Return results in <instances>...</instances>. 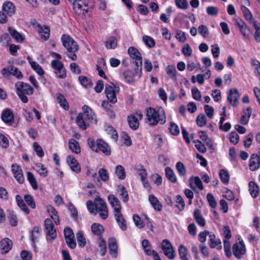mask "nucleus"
Returning <instances> with one entry per match:
<instances>
[{
	"label": "nucleus",
	"mask_w": 260,
	"mask_h": 260,
	"mask_svg": "<svg viewBox=\"0 0 260 260\" xmlns=\"http://www.w3.org/2000/svg\"><path fill=\"white\" fill-rule=\"evenodd\" d=\"M61 40L64 47L67 49V56L73 60L77 59L76 53L79 50V46L74 39L68 35H62Z\"/></svg>",
	"instance_id": "nucleus-1"
},
{
	"label": "nucleus",
	"mask_w": 260,
	"mask_h": 260,
	"mask_svg": "<svg viewBox=\"0 0 260 260\" xmlns=\"http://www.w3.org/2000/svg\"><path fill=\"white\" fill-rule=\"evenodd\" d=\"M147 117L150 125H155L158 122L164 124L166 121L165 112L162 109L156 111L154 108H149L147 110Z\"/></svg>",
	"instance_id": "nucleus-2"
},
{
	"label": "nucleus",
	"mask_w": 260,
	"mask_h": 260,
	"mask_svg": "<svg viewBox=\"0 0 260 260\" xmlns=\"http://www.w3.org/2000/svg\"><path fill=\"white\" fill-rule=\"evenodd\" d=\"M16 93L24 103L28 102V98L26 95H31L33 93L34 89L28 84L23 82H17L15 83Z\"/></svg>",
	"instance_id": "nucleus-3"
},
{
	"label": "nucleus",
	"mask_w": 260,
	"mask_h": 260,
	"mask_svg": "<svg viewBox=\"0 0 260 260\" xmlns=\"http://www.w3.org/2000/svg\"><path fill=\"white\" fill-rule=\"evenodd\" d=\"M88 144L90 149L95 152L102 151L106 155L111 154V150L107 143L102 139H98L94 142L91 139H88Z\"/></svg>",
	"instance_id": "nucleus-4"
},
{
	"label": "nucleus",
	"mask_w": 260,
	"mask_h": 260,
	"mask_svg": "<svg viewBox=\"0 0 260 260\" xmlns=\"http://www.w3.org/2000/svg\"><path fill=\"white\" fill-rule=\"evenodd\" d=\"M128 53L131 57L133 59L134 63H135L136 75H138L139 77L142 74V58L140 52L135 47H130L128 49Z\"/></svg>",
	"instance_id": "nucleus-5"
},
{
	"label": "nucleus",
	"mask_w": 260,
	"mask_h": 260,
	"mask_svg": "<svg viewBox=\"0 0 260 260\" xmlns=\"http://www.w3.org/2000/svg\"><path fill=\"white\" fill-rule=\"evenodd\" d=\"M90 0H75L73 2V10L75 13L83 18L89 9Z\"/></svg>",
	"instance_id": "nucleus-6"
},
{
	"label": "nucleus",
	"mask_w": 260,
	"mask_h": 260,
	"mask_svg": "<svg viewBox=\"0 0 260 260\" xmlns=\"http://www.w3.org/2000/svg\"><path fill=\"white\" fill-rule=\"evenodd\" d=\"M51 66L57 78L63 79L66 77V70L62 62L58 59H54L51 61Z\"/></svg>",
	"instance_id": "nucleus-7"
},
{
	"label": "nucleus",
	"mask_w": 260,
	"mask_h": 260,
	"mask_svg": "<svg viewBox=\"0 0 260 260\" xmlns=\"http://www.w3.org/2000/svg\"><path fill=\"white\" fill-rule=\"evenodd\" d=\"M119 91V87L118 86L112 84L106 85L105 87V93L108 100L112 104L117 102L116 93Z\"/></svg>",
	"instance_id": "nucleus-8"
},
{
	"label": "nucleus",
	"mask_w": 260,
	"mask_h": 260,
	"mask_svg": "<svg viewBox=\"0 0 260 260\" xmlns=\"http://www.w3.org/2000/svg\"><path fill=\"white\" fill-rule=\"evenodd\" d=\"M161 248L164 254L169 259H173L175 257V251L172 244L169 240L164 239L161 242Z\"/></svg>",
	"instance_id": "nucleus-9"
},
{
	"label": "nucleus",
	"mask_w": 260,
	"mask_h": 260,
	"mask_svg": "<svg viewBox=\"0 0 260 260\" xmlns=\"http://www.w3.org/2000/svg\"><path fill=\"white\" fill-rule=\"evenodd\" d=\"M97 213H99L103 219H106L108 217V209L106 202L101 198L96 199Z\"/></svg>",
	"instance_id": "nucleus-10"
},
{
	"label": "nucleus",
	"mask_w": 260,
	"mask_h": 260,
	"mask_svg": "<svg viewBox=\"0 0 260 260\" xmlns=\"http://www.w3.org/2000/svg\"><path fill=\"white\" fill-rule=\"evenodd\" d=\"M232 249L233 254L238 259H241L246 252V248L243 240L234 244Z\"/></svg>",
	"instance_id": "nucleus-11"
},
{
	"label": "nucleus",
	"mask_w": 260,
	"mask_h": 260,
	"mask_svg": "<svg viewBox=\"0 0 260 260\" xmlns=\"http://www.w3.org/2000/svg\"><path fill=\"white\" fill-rule=\"evenodd\" d=\"M11 171L14 178L20 184L24 182V177L21 167L17 164H13L11 166Z\"/></svg>",
	"instance_id": "nucleus-12"
},
{
	"label": "nucleus",
	"mask_w": 260,
	"mask_h": 260,
	"mask_svg": "<svg viewBox=\"0 0 260 260\" xmlns=\"http://www.w3.org/2000/svg\"><path fill=\"white\" fill-rule=\"evenodd\" d=\"M44 225L46 234L50 237V240H54L56 238V230L51 219L49 218L45 219Z\"/></svg>",
	"instance_id": "nucleus-13"
},
{
	"label": "nucleus",
	"mask_w": 260,
	"mask_h": 260,
	"mask_svg": "<svg viewBox=\"0 0 260 260\" xmlns=\"http://www.w3.org/2000/svg\"><path fill=\"white\" fill-rule=\"evenodd\" d=\"M108 200L114 210V214L121 212V206L119 199L114 194H110Z\"/></svg>",
	"instance_id": "nucleus-14"
},
{
	"label": "nucleus",
	"mask_w": 260,
	"mask_h": 260,
	"mask_svg": "<svg viewBox=\"0 0 260 260\" xmlns=\"http://www.w3.org/2000/svg\"><path fill=\"white\" fill-rule=\"evenodd\" d=\"M1 118L3 122L9 125H11L14 121V114L9 109H6L3 111L1 114Z\"/></svg>",
	"instance_id": "nucleus-15"
},
{
	"label": "nucleus",
	"mask_w": 260,
	"mask_h": 260,
	"mask_svg": "<svg viewBox=\"0 0 260 260\" xmlns=\"http://www.w3.org/2000/svg\"><path fill=\"white\" fill-rule=\"evenodd\" d=\"M66 161L73 172L76 173H79L81 172L80 166L73 155H69L67 156Z\"/></svg>",
	"instance_id": "nucleus-16"
},
{
	"label": "nucleus",
	"mask_w": 260,
	"mask_h": 260,
	"mask_svg": "<svg viewBox=\"0 0 260 260\" xmlns=\"http://www.w3.org/2000/svg\"><path fill=\"white\" fill-rule=\"evenodd\" d=\"M88 119L85 114L80 113L76 118V122L79 128L83 130L86 129L89 126V124L87 122Z\"/></svg>",
	"instance_id": "nucleus-17"
},
{
	"label": "nucleus",
	"mask_w": 260,
	"mask_h": 260,
	"mask_svg": "<svg viewBox=\"0 0 260 260\" xmlns=\"http://www.w3.org/2000/svg\"><path fill=\"white\" fill-rule=\"evenodd\" d=\"M260 166V156L256 154H252L249 159V167L251 171H255Z\"/></svg>",
	"instance_id": "nucleus-18"
},
{
	"label": "nucleus",
	"mask_w": 260,
	"mask_h": 260,
	"mask_svg": "<svg viewBox=\"0 0 260 260\" xmlns=\"http://www.w3.org/2000/svg\"><path fill=\"white\" fill-rule=\"evenodd\" d=\"M240 98L237 89H231L228 95V100L232 106H236Z\"/></svg>",
	"instance_id": "nucleus-19"
},
{
	"label": "nucleus",
	"mask_w": 260,
	"mask_h": 260,
	"mask_svg": "<svg viewBox=\"0 0 260 260\" xmlns=\"http://www.w3.org/2000/svg\"><path fill=\"white\" fill-rule=\"evenodd\" d=\"M108 246L110 254L113 258H116L118 254V245L116 240L114 238L109 239Z\"/></svg>",
	"instance_id": "nucleus-20"
},
{
	"label": "nucleus",
	"mask_w": 260,
	"mask_h": 260,
	"mask_svg": "<svg viewBox=\"0 0 260 260\" xmlns=\"http://www.w3.org/2000/svg\"><path fill=\"white\" fill-rule=\"evenodd\" d=\"M2 10L8 16L11 17L15 13V6L12 2H6L3 5Z\"/></svg>",
	"instance_id": "nucleus-21"
},
{
	"label": "nucleus",
	"mask_w": 260,
	"mask_h": 260,
	"mask_svg": "<svg viewBox=\"0 0 260 260\" xmlns=\"http://www.w3.org/2000/svg\"><path fill=\"white\" fill-rule=\"evenodd\" d=\"M189 183L190 187L194 190L197 187L200 190L203 189L202 182L199 177H191L189 179Z\"/></svg>",
	"instance_id": "nucleus-22"
},
{
	"label": "nucleus",
	"mask_w": 260,
	"mask_h": 260,
	"mask_svg": "<svg viewBox=\"0 0 260 260\" xmlns=\"http://www.w3.org/2000/svg\"><path fill=\"white\" fill-rule=\"evenodd\" d=\"M2 253H8L12 248L13 243L9 238H5L0 242Z\"/></svg>",
	"instance_id": "nucleus-23"
},
{
	"label": "nucleus",
	"mask_w": 260,
	"mask_h": 260,
	"mask_svg": "<svg viewBox=\"0 0 260 260\" xmlns=\"http://www.w3.org/2000/svg\"><path fill=\"white\" fill-rule=\"evenodd\" d=\"M209 245L211 248H216L218 250L222 248L221 242L219 239H216L213 234L209 235Z\"/></svg>",
	"instance_id": "nucleus-24"
},
{
	"label": "nucleus",
	"mask_w": 260,
	"mask_h": 260,
	"mask_svg": "<svg viewBox=\"0 0 260 260\" xmlns=\"http://www.w3.org/2000/svg\"><path fill=\"white\" fill-rule=\"evenodd\" d=\"M116 190L121 199L123 202H127L129 200V197L126 188L122 185L117 186Z\"/></svg>",
	"instance_id": "nucleus-25"
},
{
	"label": "nucleus",
	"mask_w": 260,
	"mask_h": 260,
	"mask_svg": "<svg viewBox=\"0 0 260 260\" xmlns=\"http://www.w3.org/2000/svg\"><path fill=\"white\" fill-rule=\"evenodd\" d=\"M55 97L57 103L59 104L60 106L62 108L65 110H68L69 109V105L64 96L62 94L60 93H57Z\"/></svg>",
	"instance_id": "nucleus-26"
},
{
	"label": "nucleus",
	"mask_w": 260,
	"mask_h": 260,
	"mask_svg": "<svg viewBox=\"0 0 260 260\" xmlns=\"http://www.w3.org/2000/svg\"><path fill=\"white\" fill-rule=\"evenodd\" d=\"M114 214V216L115 218V219L119 226L120 228L122 231H125L127 229V225L126 223V221L124 219L122 213L121 211L116 213Z\"/></svg>",
	"instance_id": "nucleus-27"
},
{
	"label": "nucleus",
	"mask_w": 260,
	"mask_h": 260,
	"mask_svg": "<svg viewBox=\"0 0 260 260\" xmlns=\"http://www.w3.org/2000/svg\"><path fill=\"white\" fill-rule=\"evenodd\" d=\"M193 217L197 224L201 226L205 225V220L201 214V211L198 209H196L193 212Z\"/></svg>",
	"instance_id": "nucleus-28"
},
{
	"label": "nucleus",
	"mask_w": 260,
	"mask_h": 260,
	"mask_svg": "<svg viewBox=\"0 0 260 260\" xmlns=\"http://www.w3.org/2000/svg\"><path fill=\"white\" fill-rule=\"evenodd\" d=\"M8 30L11 36L18 42L22 43L25 39V37L11 27H8Z\"/></svg>",
	"instance_id": "nucleus-29"
},
{
	"label": "nucleus",
	"mask_w": 260,
	"mask_h": 260,
	"mask_svg": "<svg viewBox=\"0 0 260 260\" xmlns=\"http://www.w3.org/2000/svg\"><path fill=\"white\" fill-rule=\"evenodd\" d=\"M127 121L130 127L133 130H136L139 126L138 118L134 115H128Z\"/></svg>",
	"instance_id": "nucleus-30"
},
{
	"label": "nucleus",
	"mask_w": 260,
	"mask_h": 260,
	"mask_svg": "<svg viewBox=\"0 0 260 260\" xmlns=\"http://www.w3.org/2000/svg\"><path fill=\"white\" fill-rule=\"evenodd\" d=\"M69 147L71 151L76 154H79L81 152V149L79 143L74 139L69 140Z\"/></svg>",
	"instance_id": "nucleus-31"
},
{
	"label": "nucleus",
	"mask_w": 260,
	"mask_h": 260,
	"mask_svg": "<svg viewBox=\"0 0 260 260\" xmlns=\"http://www.w3.org/2000/svg\"><path fill=\"white\" fill-rule=\"evenodd\" d=\"M41 229L38 226H35L31 233V240L33 243V246L36 248L35 243L39 241L41 235Z\"/></svg>",
	"instance_id": "nucleus-32"
},
{
	"label": "nucleus",
	"mask_w": 260,
	"mask_h": 260,
	"mask_svg": "<svg viewBox=\"0 0 260 260\" xmlns=\"http://www.w3.org/2000/svg\"><path fill=\"white\" fill-rule=\"evenodd\" d=\"M39 26V32L40 34L41 37L44 41L47 40L50 37V28L49 27L45 26L44 27L41 26L40 24H38Z\"/></svg>",
	"instance_id": "nucleus-33"
},
{
	"label": "nucleus",
	"mask_w": 260,
	"mask_h": 260,
	"mask_svg": "<svg viewBox=\"0 0 260 260\" xmlns=\"http://www.w3.org/2000/svg\"><path fill=\"white\" fill-rule=\"evenodd\" d=\"M149 201L155 210L159 211L161 210V204L153 194H150L149 196Z\"/></svg>",
	"instance_id": "nucleus-34"
},
{
	"label": "nucleus",
	"mask_w": 260,
	"mask_h": 260,
	"mask_svg": "<svg viewBox=\"0 0 260 260\" xmlns=\"http://www.w3.org/2000/svg\"><path fill=\"white\" fill-rule=\"evenodd\" d=\"M165 174L167 178L172 183H176L177 181V177L173 170L169 167L165 168Z\"/></svg>",
	"instance_id": "nucleus-35"
},
{
	"label": "nucleus",
	"mask_w": 260,
	"mask_h": 260,
	"mask_svg": "<svg viewBox=\"0 0 260 260\" xmlns=\"http://www.w3.org/2000/svg\"><path fill=\"white\" fill-rule=\"evenodd\" d=\"M249 190L251 196L255 198L258 194L259 187L258 185L254 181H250L249 183Z\"/></svg>",
	"instance_id": "nucleus-36"
},
{
	"label": "nucleus",
	"mask_w": 260,
	"mask_h": 260,
	"mask_svg": "<svg viewBox=\"0 0 260 260\" xmlns=\"http://www.w3.org/2000/svg\"><path fill=\"white\" fill-rule=\"evenodd\" d=\"M91 231L95 235L101 237V235L104 232V229L103 225L99 223H94L91 227Z\"/></svg>",
	"instance_id": "nucleus-37"
},
{
	"label": "nucleus",
	"mask_w": 260,
	"mask_h": 260,
	"mask_svg": "<svg viewBox=\"0 0 260 260\" xmlns=\"http://www.w3.org/2000/svg\"><path fill=\"white\" fill-rule=\"evenodd\" d=\"M123 76L124 79V80L127 83H132L134 81V77L135 76H137L139 78V76L138 75H136V72L134 73L131 70H126L123 73Z\"/></svg>",
	"instance_id": "nucleus-38"
},
{
	"label": "nucleus",
	"mask_w": 260,
	"mask_h": 260,
	"mask_svg": "<svg viewBox=\"0 0 260 260\" xmlns=\"http://www.w3.org/2000/svg\"><path fill=\"white\" fill-rule=\"evenodd\" d=\"M16 200L17 203V205L21 208V209L26 214H28L29 213V210L21 198V196L19 195H16Z\"/></svg>",
	"instance_id": "nucleus-39"
},
{
	"label": "nucleus",
	"mask_w": 260,
	"mask_h": 260,
	"mask_svg": "<svg viewBox=\"0 0 260 260\" xmlns=\"http://www.w3.org/2000/svg\"><path fill=\"white\" fill-rule=\"evenodd\" d=\"M105 46L108 49H114L117 45V40L115 37H109L105 42Z\"/></svg>",
	"instance_id": "nucleus-40"
},
{
	"label": "nucleus",
	"mask_w": 260,
	"mask_h": 260,
	"mask_svg": "<svg viewBox=\"0 0 260 260\" xmlns=\"http://www.w3.org/2000/svg\"><path fill=\"white\" fill-rule=\"evenodd\" d=\"M115 174L120 180H124L125 178V169L121 165H118L116 167Z\"/></svg>",
	"instance_id": "nucleus-41"
},
{
	"label": "nucleus",
	"mask_w": 260,
	"mask_h": 260,
	"mask_svg": "<svg viewBox=\"0 0 260 260\" xmlns=\"http://www.w3.org/2000/svg\"><path fill=\"white\" fill-rule=\"evenodd\" d=\"M166 71L168 76L173 80L176 79L177 70L175 66H168L166 68Z\"/></svg>",
	"instance_id": "nucleus-42"
},
{
	"label": "nucleus",
	"mask_w": 260,
	"mask_h": 260,
	"mask_svg": "<svg viewBox=\"0 0 260 260\" xmlns=\"http://www.w3.org/2000/svg\"><path fill=\"white\" fill-rule=\"evenodd\" d=\"M27 179L34 189L36 190L38 188V183L32 173L30 172L27 173Z\"/></svg>",
	"instance_id": "nucleus-43"
},
{
	"label": "nucleus",
	"mask_w": 260,
	"mask_h": 260,
	"mask_svg": "<svg viewBox=\"0 0 260 260\" xmlns=\"http://www.w3.org/2000/svg\"><path fill=\"white\" fill-rule=\"evenodd\" d=\"M82 109L83 111V113H82L85 114L88 120H93L94 114L90 107L85 105L82 107Z\"/></svg>",
	"instance_id": "nucleus-44"
},
{
	"label": "nucleus",
	"mask_w": 260,
	"mask_h": 260,
	"mask_svg": "<svg viewBox=\"0 0 260 260\" xmlns=\"http://www.w3.org/2000/svg\"><path fill=\"white\" fill-rule=\"evenodd\" d=\"M176 170L180 177H184L186 173V170L184 164L180 162H177L175 166Z\"/></svg>",
	"instance_id": "nucleus-45"
},
{
	"label": "nucleus",
	"mask_w": 260,
	"mask_h": 260,
	"mask_svg": "<svg viewBox=\"0 0 260 260\" xmlns=\"http://www.w3.org/2000/svg\"><path fill=\"white\" fill-rule=\"evenodd\" d=\"M76 238L79 246L82 248L84 247L86 244V242L83 232L82 231L78 232L76 234Z\"/></svg>",
	"instance_id": "nucleus-46"
},
{
	"label": "nucleus",
	"mask_w": 260,
	"mask_h": 260,
	"mask_svg": "<svg viewBox=\"0 0 260 260\" xmlns=\"http://www.w3.org/2000/svg\"><path fill=\"white\" fill-rule=\"evenodd\" d=\"M219 176L221 182L223 184H228L229 183L230 176L226 170L224 169L220 170L219 171Z\"/></svg>",
	"instance_id": "nucleus-47"
},
{
	"label": "nucleus",
	"mask_w": 260,
	"mask_h": 260,
	"mask_svg": "<svg viewBox=\"0 0 260 260\" xmlns=\"http://www.w3.org/2000/svg\"><path fill=\"white\" fill-rule=\"evenodd\" d=\"M251 113H252L251 108H247V109L246 110V111L245 112V115H243L240 119V122L242 124L245 125L248 123V122L249 121V119L251 116Z\"/></svg>",
	"instance_id": "nucleus-48"
},
{
	"label": "nucleus",
	"mask_w": 260,
	"mask_h": 260,
	"mask_svg": "<svg viewBox=\"0 0 260 260\" xmlns=\"http://www.w3.org/2000/svg\"><path fill=\"white\" fill-rule=\"evenodd\" d=\"M178 252L180 258L182 260H188L187 257V249L183 245H180L178 247Z\"/></svg>",
	"instance_id": "nucleus-49"
},
{
	"label": "nucleus",
	"mask_w": 260,
	"mask_h": 260,
	"mask_svg": "<svg viewBox=\"0 0 260 260\" xmlns=\"http://www.w3.org/2000/svg\"><path fill=\"white\" fill-rule=\"evenodd\" d=\"M86 205L88 210L90 213L93 214L94 215L97 214V210H96V202L94 203L91 200H88L86 202Z\"/></svg>",
	"instance_id": "nucleus-50"
},
{
	"label": "nucleus",
	"mask_w": 260,
	"mask_h": 260,
	"mask_svg": "<svg viewBox=\"0 0 260 260\" xmlns=\"http://www.w3.org/2000/svg\"><path fill=\"white\" fill-rule=\"evenodd\" d=\"M99 176L100 179L104 182H107L109 179V173L104 168H101L98 172Z\"/></svg>",
	"instance_id": "nucleus-51"
},
{
	"label": "nucleus",
	"mask_w": 260,
	"mask_h": 260,
	"mask_svg": "<svg viewBox=\"0 0 260 260\" xmlns=\"http://www.w3.org/2000/svg\"><path fill=\"white\" fill-rule=\"evenodd\" d=\"M176 207L179 210V211H182L183 210L185 206V202L182 197L180 195H177L176 197Z\"/></svg>",
	"instance_id": "nucleus-52"
},
{
	"label": "nucleus",
	"mask_w": 260,
	"mask_h": 260,
	"mask_svg": "<svg viewBox=\"0 0 260 260\" xmlns=\"http://www.w3.org/2000/svg\"><path fill=\"white\" fill-rule=\"evenodd\" d=\"M253 26L255 29L254 37L256 42L260 43V23L257 21H253Z\"/></svg>",
	"instance_id": "nucleus-53"
},
{
	"label": "nucleus",
	"mask_w": 260,
	"mask_h": 260,
	"mask_svg": "<svg viewBox=\"0 0 260 260\" xmlns=\"http://www.w3.org/2000/svg\"><path fill=\"white\" fill-rule=\"evenodd\" d=\"M36 167L38 168V172L39 175L43 177H45L48 175V171L47 169L41 163H38L36 165Z\"/></svg>",
	"instance_id": "nucleus-54"
},
{
	"label": "nucleus",
	"mask_w": 260,
	"mask_h": 260,
	"mask_svg": "<svg viewBox=\"0 0 260 260\" xmlns=\"http://www.w3.org/2000/svg\"><path fill=\"white\" fill-rule=\"evenodd\" d=\"M99 247L100 248L101 251L102 252V255H105L107 252V244L106 242L101 237L99 238L98 240Z\"/></svg>",
	"instance_id": "nucleus-55"
},
{
	"label": "nucleus",
	"mask_w": 260,
	"mask_h": 260,
	"mask_svg": "<svg viewBox=\"0 0 260 260\" xmlns=\"http://www.w3.org/2000/svg\"><path fill=\"white\" fill-rule=\"evenodd\" d=\"M134 222L136 226L139 229H142L145 226V220H141L139 216L134 214L133 217Z\"/></svg>",
	"instance_id": "nucleus-56"
},
{
	"label": "nucleus",
	"mask_w": 260,
	"mask_h": 260,
	"mask_svg": "<svg viewBox=\"0 0 260 260\" xmlns=\"http://www.w3.org/2000/svg\"><path fill=\"white\" fill-rule=\"evenodd\" d=\"M143 41L145 44L149 48H152L155 46L154 40L148 36H143Z\"/></svg>",
	"instance_id": "nucleus-57"
},
{
	"label": "nucleus",
	"mask_w": 260,
	"mask_h": 260,
	"mask_svg": "<svg viewBox=\"0 0 260 260\" xmlns=\"http://www.w3.org/2000/svg\"><path fill=\"white\" fill-rule=\"evenodd\" d=\"M79 80L80 81V83L85 87H89L92 85V83L90 79L85 76H79Z\"/></svg>",
	"instance_id": "nucleus-58"
},
{
	"label": "nucleus",
	"mask_w": 260,
	"mask_h": 260,
	"mask_svg": "<svg viewBox=\"0 0 260 260\" xmlns=\"http://www.w3.org/2000/svg\"><path fill=\"white\" fill-rule=\"evenodd\" d=\"M24 199L25 202L29 206H30V208L32 209H35L36 208V203L32 196L28 194H25Z\"/></svg>",
	"instance_id": "nucleus-59"
},
{
	"label": "nucleus",
	"mask_w": 260,
	"mask_h": 260,
	"mask_svg": "<svg viewBox=\"0 0 260 260\" xmlns=\"http://www.w3.org/2000/svg\"><path fill=\"white\" fill-rule=\"evenodd\" d=\"M175 3L179 9L185 10L188 7V4L186 0H175Z\"/></svg>",
	"instance_id": "nucleus-60"
},
{
	"label": "nucleus",
	"mask_w": 260,
	"mask_h": 260,
	"mask_svg": "<svg viewBox=\"0 0 260 260\" xmlns=\"http://www.w3.org/2000/svg\"><path fill=\"white\" fill-rule=\"evenodd\" d=\"M34 149L37 153V155L40 157H42L44 155L43 150L41 146L38 142H34L33 144Z\"/></svg>",
	"instance_id": "nucleus-61"
},
{
	"label": "nucleus",
	"mask_w": 260,
	"mask_h": 260,
	"mask_svg": "<svg viewBox=\"0 0 260 260\" xmlns=\"http://www.w3.org/2000/svg\"><path fill=\"white\" fill-rule=\"evenodd\" d=\"M241 10L247 20H251L253 19V16L251 13L246 6L242 5L241 6Z\"/></svg>",
	"instance_id": "nucleus-62"
},
{
	"label": "nucleus",
	"mask_w": 260,
	"mask_h": 260,
	"mask_svg": "<svg viewBox=\"0 0 260 260\" xmlns=\"http://www.w3.org/2000/svg\"><path fill=\"white\" fill-rule=\"evenodd\" d=\"M144 250L148 255L152 256L154 260H161L157 252L155 250H151L150 248H148Z\"/></svg>",
	"instance_id": "nucleus-63"
},
{
	"label": "nucleus",
	"mask_w": 260,
	"mask_h": 260,
	"mask_svg": "<svg viewBox=\"0 0 260 260\" xmlns=\"http://www.w3.org/2000/svg\"><path fill=\"white\" fill-rule=\"evenodd\" d=\"M144 250L148 255L152 256L154 260H161L157 252L155 250H151L150 248H148Z\"/></svg>",
	"instance_id": "nucleus-64"
}]
</instances>
